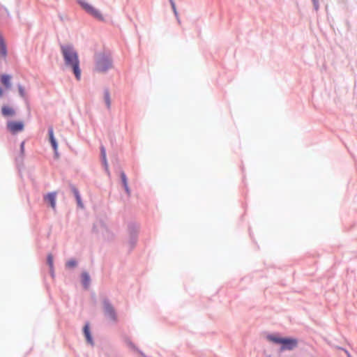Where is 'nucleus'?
<instances>
[{
  "mask_svg": "<svg viewBox=\"0 0 357 357\" xmlns=\"http://www.w3.org/2000/svg\"><path fill=\"white\" fill-rule=\"evenodd\" d=\"M105 312L111 319L115 320V312L113 307L108 303H105Z\"/></svg>",
  "mask_w": 357,
  "mask_h": 357,
  "instance_id": "nucleus-8",
  "label": "nucleus"
},
{
  "mask_svg": "<svg viewBox=\"0 0 357 357\" xmlns=\"http://www.w3.org/2000/svg\"><path fill=\"white\" fill-rule=\"evenodd\" d=\"M104 98H105V101L107 107L108 109H109L111 107V100H110V95H109V93L108 91H105Z\"/></svg>",
  "mask_w": 357,
  "mask_h": 357,
  "instance_id": "nucleus-15",
  "label": "nucleus"
},
{
  "mask_svg": "<svg viewBox=\"0 0 357 357\" xmlns=\"http://www.w3.org/2000/svg\"><path fill=\"white\" fill-rule=\"evenodd\" d=\"M47 264L51 269L53 268V256L50 254L47 256Z\"/></svg>",
  "mask_w": 357,
  "mask_h": 357,
  "instance_id": "nucleus-17",
  "label": "nucleus"
},
{
  "mask_svg": "<svg viewBox=\"0 0 357 357\" xmlns=\"http://www.w3.org/2000/svg\"><path fill=\"white\" fill-rule=\"evenodd\" d=\"M82 283H83L84 286L85 287H87L89 284V282H90V278H89V275L86 273H84L82 275Z\"/></svg>",
  "mask_w": 357,
  "mask_h": 357,
  "instance_id": "nucleus-16",
  "label": "nucleus"
},
{
  "mask_svg": "<svg viewBox=\"0 0 357 357\" xmlns=\"http://www.w3.org/2000/svg\"><path fill=\"white\" fill-rule=\"evenodd\" d=\"M0 55L3 58L7 56L6 45L1 33H0Z\"/></svg>",
  "mask_w": 357,
  "mask_h": 357,
  "instance_id": "nucleus-7",
  "label": "nucleus"
},
{
  "mask_svg": "<svg viewBox=\"0 0 357 357\" xmlns=\"http://www.w3.org/2000/svg\"><path fill=\"white\" fill-rule=\"evenodd\" d=\"M101 154H102V159L104 160V162L105 164V165H107V161H106V152H105V149L104 147H102L101 149Z\"/></svg>",
  "mask_w": 357,
  "mask_h": 357,
  "instance_id": "nucleus-20",
  "label": "nucleus"
},
{
  "mask_svg": "<svg viewBox=\"0 0 357 357\" xmlns=\"http://www.w3.org/2000/svg\"><path fill=\"white\" fill-rule=\"evenodd\" d=\"M80 4L82 7L93 17L100 21L104 20V17L100 13V12L98 10L96 9L94 7H93L91 4L86 2H80Z\"/></svg>",
  "mask_w": 357,
  "mask_h": 357,
  "instance_id": "nucleus-4",
  "label": "nucleus"
},
{
  "mask_svg": "<svg viewBox=\"0 0 357 357\" xmlns=\"http://www.w3.org/2000/svg\"><path fill=\"white\" fill-rule=\"evenodd\" d=\"M112 68V62L110 56L104 53H100L96 56L95 70L100 73L107 72Z\"/></svg>",
  "mask_w": 357,
  "mask_h": 357,
  "instance_id": "nucleus-3",
  "label": "nucleus"
},
{
  "mask_svg": "<svg viewBox=\"0 0 357 357\" xmlns=\"http://www.w3.org/2000/svg\"><path fill=\"white\" fill-rule=\"evenodd\" d=\"M3 95V91L0 88V96Z\"/></svg>",
  "mask_w": 357,
  "mask_h": 357,
  "instance_id": "nucleus-24",
  "label": "nucleus"
},
{
  "mask_svg": "<svg viewBox=\"0 0 357 357\" xmlns=\"http://www.w3.org/2000/svg\"><path fill=\"white\" fill-rule=\"evenodd\" d=\"M170 2H171V5H172V8L174 10V13L177 14L174 1L173 0H170Z\"/></svg>",
  "mask_w": 357,
  "mask_h": 357,
  "instance_id": "nucleus-22",
  "label": "nucleus"
},
{
  "mask_svg": "<svg viewBox=\"0 0 357 357\" xmlns=\"http://www.w3.org/2000/svg\"><path fill=\"white\" fill-rule=\"evenodd\" d=\"M56 192H52L47 193L44 196V200L50 204L51 208L54 210L56 208Z\"/></svg>",
  "mask_w": 357,
  "mask_h": 357,
  "instance_id": "nucleus-6",
  "label": "nucleus"
},
{
  "mask_svg": "<svg viewBox=\"0 0 357 357\" xmlns=\"http://www.w3.org/2000/svg\"><path fill=\"white\" fill-rule=\"evenodd\" d=\"M21 147L22 149L24 147V143L22 144Z\"/></svg>",
  "mask_w": 357,
  "mask_h": 357,
  "instance_id": "nucleus-25",
  "label": "nucleus"
},
{
  "mask_svg": "<svg viewBox=\"0 0 357 357\" xmlns=\"http://www.w3.org/2000/svg\"><path fill=\"white\" fill-rule=\"evenodd\" d=\"M61 52L66 65L72 68L76 79L79 80L81 78V70L77 52L70 45H62Z\"/></svg>",
  "mask_w": 357,
  "mask_h": 357,
  "instance_id": "nucleus-1",
  "label": "nucleus"
},
{
  "mask_svg": "<svg viewBox=\"0 0 357 357\" xmlns=\"http://www.w3.org/2000/svg\"><path fill=\"white\" fill-rule=\"evenodd\" d=\"M313 1H314V6H315L316 8H317V7H318L317 0H313Z\"/></svg>",
  "mask_w": 357,
  "mask_h": 357,
  "instance_id": "nucleus-23",
  "label": "nucleus"
},
{
  "mask_svg": "<svg viewBox=\"0 0 357 357\" xmlns=\"http://www.w3.org/2000/svg\"><path fill=\"white\" fill-rule=\"evenodd\" d=\"M72 190L75 196V198H76V200H77V205L80 207V208H83L84 207V205L82 202V200H81V197H80V195H79V191L77 190V189L73 186L72 187Z\"/></svg>",
  "mask_w": 357,
  "mask_h": 357,
  "instance_id": "nucleus-12",
  "label": "nucleus"
},
{
  "mask_svg": "<svg viewBox=\"0 0 357 357\" xmlns=\"http://www.w3.org/2000/svg\"><path fill=\"white\" fill-rule=\"evenodd\" d=\"M84 333L85 337L86 338V340L89 343H92V337H91L90 332H89V328L88 324L85 325V326L84 328Z\"/></svg>",
  "mask_w": 357,
  "mask_h": 357,
  "instance_id": "nucleus-14",
  "label": "nucleus"
},
{
  "mask_svg": "<svg viewBox=\"0 0 357 357\" xmlns=\"http://www.w3.org/2000/svg\"><path fill=\"white\" fill-rule=\"evenodd\" d=\"M126 344L130 348L132 349V350L134 351H137V349L135 348V347L134 346V344L130 341V340H126Z\"/></svg>",
  "mask_w": 357,
  "mask_h": 357,
  "instance_id": "nucleus-21",
  "label": "nucleus"
},
{
  "mask_svg": "<svg viewBox=\"0 0 357 357\" xmlns=\"http://www.w3.org/2000/svg\"><path fill=\"white\" fill-rule=\"evenodd\" d=\"M77 265L75 260L71 259L66 263V266L68 268H73Z\"/></svg>",
  "mask_w": 357,
  "mask_h": 357,
  "instance_id": "nucleus-18",
  "label": "nucleus"
},
{
  "mask_svg": "<svg viewBox=\"0 0 357 357\" xmlns=\"http://www.w3.org/2000/svg\"><path fill=\"white\" fill-rule=\"evenodd\" d=\"M18 90H19V93H20V96L23 98L25 97V91H24V87L22 85L18 86Z\"/></svg>",
  "mask_w": 357,
  "mask_h": 357,
  "instance_id": "nucleus-19",
  "label": "nucleus"
},
{
  "mask_svg": "<svg viewBox=\"0 0 357 357\" xmlns=\"http://www.w3.org/2000/svg\"><path fill=\"white\" fill-rule=\"evenodd\" d=\"M10 80H11V76L10 75H2L1 76V82L2 83V84L6 88V89H9L10 88V86H11V84H10Z\"/></svg>",
  "mask_w": 357,
  "mask_h": 357,
  "instance_id": "nucleus-11",
  "label": "nucleus"
},
{
  "mask_svg": "<svg viewBox=\"0 0 357 357\" xmlns=\"http://www.w3.org/2000/svg\"><path fill=\"white\" fill-rule=\"evenodd\" d=\"M268 339L275 343L281 345L280 350H292L298 345V340L295 338L280 337L276 335H269Z\"/></svg>",
  "mask_w": 357,
  "mask_h": 357,
  "instance_id": "nucleus-2",
  "label": "nucleus"
},
{
  "mask_svg": "<svg viewBox=\"0 0 357 357\" xmlns=\"http://www.w3.org/2000/svg\"><path fill=\"white\" fill-rule=\"evenodd\" d=\"M49 137H50V141L52 144V146L54 149L55 153H56L58 145H57V143H56V139L54 136V130H53L52 128H49Z\"/></svg>",
  "mask_w": 357,
  "mask_h": 357,
  "instance_id": "nucleus-9",
  "label": "nucleus"
},
{
  "mask_svg": "<svg viewBox=\"0 0 357 357\" xmlns=\"http://www.w3.org/2000/svg\"><path fill=\"white\" fill-rule=\"evenodd\" d=\"M7 128L10 132L15 134L23 130L24 123L21 121H9L7 123Z\"/></svg>",
  "mask_w": 357,
  "mask_h": 357,
  "instance_id": "nucleus-5",
  "label": "nucleus"
},
{
  "mask_svg": "<svg viewBox=\"0 0 357 357\" xmlns=\"http://www.w3.org/2000/svg\"><path fill=\"white\" fill-rule=\"evenodd\" d=\"M1 113L3 116H13L15 114V110L8 106H3L1 108Z\"/></svg>",
  "mask_w": 357,
  "mask_h": 357,
  "instance_id": "nucleus-10",
  "label": "nucleus"
},
{
  "mask_svg": "<svg viewBox=\"0 0 357 357\" xmlns=\"http://www.w3.org/2000/svg\"><path fill=\"white\" fill-rule=\"evenodd\" d=\"M121 181L123 182V186H124V188L126 191V192L130 195V189L128 188V181H127V177L125 174L124 172H121Z\"/></svg>",
  "mask_w": 357,
  "mask_h": 357,
  "instance_id": "nucleus-13",
  "label": "nucleus"
}]
</instances>
